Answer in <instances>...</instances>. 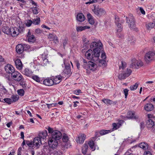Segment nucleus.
Masks as SVG:
<instances>
[{
  "instance_id": "15",
  "label": "nucleus",
  "mask_w": 155,
  "mask_h": 155,
  "mask_svg": "<svg viewBox=\"0 0 155 155\" xmlns=\"http://www.w3.org/2000/svg\"><path fill=\"white\" fill-rule=\"evenodd\" d=\"M85 138V135L84 134H81L80 136L76 138V141L77 143H82L84 142Z\"/></svg>"
},
{
  "instance_id": "2",
  "label": "nucleus",
  "mask_w": 155,
  "mask_h": 155,
  "mask_svg": "<svg viewBox=\"0 0 155 155\" xmlns=\"http://www.w3.org/2000/svg\"><path fill=\"white\" fill-rule=\"evenodd\" d=\"M126 22L129 24V26L131 29L137 32L138 31V28L136 26L135 19L133 15L130 14L128 17H126Z\"/></svg>"
},
{
  "instance_id": "1",
  "label": "nucleus",
  "mask_w": 155,
  "mask_h": 155,
  "mask_svg": "<svg viewBox=\"0 0 155 155\" xmlns=\"http://www.w3.org/2000/svg\"><path fill=\"white\" fill-rule=\"evenodd\" d=\"M102 45L101 41L92 42L90 45L91 49L88 50L85 54L86 58L95 62H97L102 48Z\"/></svg>"
},
{
  "instance_id": "37",
  "label": "nucleus",
  "mask_w": 155,
  "mask_h": 155,
  "mask_svg": "<svg viewBox=\"0 0 155 155\" xmlns=\"http://www.w3.org/2000/svg\"><path fill=\"white\" fill-rule=\"evenodd\" d=\"M31 9L34 14L37 15L40 12L39 8L37 6L32 8Z\"/></svg>"
},
{
  "instance_id": "63",
  "label": "nucleus",
  "mask_w": 155,
  "mask_h": 155,
  "mask_svg": "<svg viewBox=\"0 0 155 155\" xmlns=\"http://www.w3.org/2000/svg\"><path fill=\"white\" fill-rule=\"evenodd\" d=\"M115 24H116L119 23V17L117 16H115Z\"/></svg>"
},
{
  "instance_id": "42",
  "label": "nucleus",
  "mask_w": 155,
  "mask_h": 155,
  "mask_svg": "<svg viewBox=\"0 0 155 155\" xmlns=\"http://www.w3.org/2000/svg\"><path fill=\"white\" fill-rule=\"evenodd\" d=\"M32 24H33L32 21L31 19H27L25 21V25L28 27H30Z\"/></svg>"
},
{
  "instance_id": "51",
  "label": "nucleus",
  "mask_w": 155,
  "mask_h": 155,
  "mask_svg": "<svg viewBox=\"0 0 155 155\" xmlns=\"http://www.w3.org/2000/svg\"><path fill=\"white\" fill-rule=\"evenodd\" d=\"M118 27V29H117V32H120L122 31V26L121 24L119 23H118L116 24Z\"/></svg>"
},
{
  "instance_id": "27",
  "label": "nucleus",
  "mask_w": 155,
  "mask_h": 155,
  "mask_svg": "<svg viewBox=\"0 0 155 155\" xmlns=\"http://www.w3.org/2000/svg\"><path fill=\"white\" fill-rule=\"evenodd\" d=\"M127 115V117L129 118L136 119L138 118V116H136L135 115L134 112L131 111H130L128 112Z\"/></svg>"
},
{
  "instance_id": "20",
  "label": "nucleus",
  "mask_w": 155,
  "mask_h": 155,
  "mask_svg": "<svg viewBox=\"0 0 155 155\" xmlns=\"http://www.w3.org/2000/svg\"><path fill=\"white\" fill-rule=\"evenodd\" d=\"M16 50L18 53L21 54L24 51L23 45L21 44H18L16 46Z\"/></svg>"
},
{
  "instance_id": "8",
  "label": "nucleus",
  "mask_w": 155,
  "mask_h": 155,
  "mask_svg": "<svg viewBox=\"0 0 155 155\" xmlns=\"http://www.w3.org/2000/svg\"><path fill=\"white\" fill-rule=\"evenodd\" d=\"M152 115L151 114H148V120L147 121L146 126L149 129L151 128L152 129L153 127L155 125H154V123L153 120L150 119Z\"/></svg>"
},
{
  "instance_id": "35",
  "label": "nucleus",
  "mask_w": 155,
  "mask_h": 155,
  "mask_svg": "<svg viewBox=\"0 0 155 155\" xmlns=\"http://www.w3.org/2000/svg\"><path fill=\"white\" fill-rule=\"evenodd\" d=\"M98 61H99L98 65L100 67H105L107 65L106 61L104 59L100 60Z\"/></svg>"
},
{
  "instance_id": "11",
  "label": "nucleus",
  "mask_w": 155,
  "mask_h": 155,
  "mask_svg": "<svg viewBox=\"0 0 155 155\" xmlns=\"http://www.w3.org/2000/svg\"><path fill=\"white\" fill-rule=\"evenodd\" d=\"M5 69L7 73L11 74L15 71L14 68L10 64H7L5 65Z\"/></svg>"
},
{
  "instance_id": "50",
  "label": "nucleus",
  "mask_w": 155,
  "mask_h": 155,
  "mask_svg": "<svg viewBox=\"0 0 155 155\" xmlns=\"http://www.w3.org/2000/svg\"><path fill=\"white\" fill-rule=\"evenodd\" d=\"M62 139L63 142H67L68 140V137L66 134H64L63 136Z\"/></svg>"
},
{
  "instance_id": "18",
  "label": "nucleus",
  "mask_w": 155,
  "mask_h": 155,
  "mask_svg": "<svg viewBox=\"0 0 155 155\" xmlns=\"http://www.w3.org/2000/svg\"><path fill=\"white\" fill-rule=\"evenodd\" d=\"M102 101L107 105H110L111 104L115 105L117 103V101H113L110 99L105 98L103 99Z\"/></svg>"
},
{
  "instance_id": "26",
  "label": "nucleus",
  "mask_w": 155,
  "mask_h": 155,
  "mask_svg": "<svg viewBox=\"0 0 155 155\" xmlns=\"http://www.w3.org/2000/svg\"><path fill=\"white\" fill-rule=\"evenodd\" d=\"M139 146L143 150H146L148 149L149 145L147 143L143 142L139 144Z\"/></svg>"
},
{
  "instance_id": "28",
  "label": "nucleus",
  "mask_w": 155,
  "mask_h": 155,
  "mask_svg": "<svg viewBox=\"0 0 155 155\" xmlns=\"http://www.w3.org/2000/svg\"><path fill=\"white\" fill-rule=\"evenodd\" d=\"M90 27L86 25L83 27L82 26H78L76 27V30L78 32L81 31H84L86 29L90 28Z\"/></svg>"
},
{
  "instance_id": "39",
  "label": "nucleus",
  "mask_w": 155,
  "mask_h": 155,
  "mask_svg": "<svg viewBox=\"0 0 155 155\" xmlns=\"http://www.w3.org/2000/svg\"><path fill=\"white\" fill-rule=\"evenodd\" d=\"M112 128L111 130V132L117 129L120 127L116 123H114L112 124Z\"/></svg>"
},
{
  "instance_id": "6",
  "label": "nucleus",
  "mask_w": 155,
  "mask_h": 155,
  "mask_svg": "<svg viewBox=\"0 0 155 155\" xmlns=\"http://www.w3.org/2000/svg\"><path fill=\"white\" fill-rule=\"evenodd\" d=\"M132 72V71L130 69L127 68L125 73H121L119 74L118 76V78L121 80L124 79L131 74Z\"/></svg>"
},
{
  "instance_id": "55",
  "label": "nucleus",
  "mask_w": 155,
  "mask_h": 155,
  "mask_svg": "<svg viewBox=\"0 0 155 155\" xmlns=\"http://www.w3.org/2000/svg\"><path fill=\"white\" fill-rule=\"evenodd\" d=\"M128 91L129 90L127 88L125 89L124 90V94L125 97L126 98H127Z\"/></svg>"
},
{
  "instance_id": "10",
  "label": "nucleus",
  "mask_w": 155,
  "mask_h": 155,
  "mask_svg": "<svg viewBox=\"0 0 155 155\" xmlns=\"http://www.w3.org/2000/svg\"><path fill=\"white\" fill-rule=\"evenodd\" d=\"M62 137L61 133L58 131L55 130L53 132L51 138L59 140Z\"/></svg>"
},
{
  "instance_id": "48",
  "label": "nucleus",
  "mask_w": 155,
  "mask_h": 155,
  "mask_svg": "<svg viewBox=\"0 0 155 155\" xmlns=\"http://www.w3.org/2000/svg\"><path fill=\"white\" fill-rule=\"evenodd\" d=\"M18 94L21 96H24L25 93V91L23 89H20L17 91Z\"/></svg>"
},
{
  "instance_id": "5",
  "label": "nucleus",
  "mask_w": 155,
  "mask_h": 155,
  "mask_svg": "<svg viewBox=\"0 0 155 155\" xmlns=\"http://www.w3.org/2000/svg\"><path fill=\"white\" fill-rule=\"evenodd\" d=\"M89 61L87 62V65H83V68L86 70L89 69L91 70H92L93 71H94L97 68V64L95 63H94V62H95L94 61Z\"/></svg>"
},
{
  "instance_id": "25",
  "label": "nucleus",
  "mask_w": 155,
  "mask_h": 155,
  "mask_svg": "<svg viewBox=\"0 0 155 155\" xmlns=\"http://www.w3.org/2000/svg\"><path fill=\"white\" fill-rule=\"evenodd\" d=\"M23 73L28 77L32 76L33 72L28 68L25 69L23 71Z\"/></svg>"
},
{
  "instance_id": "19",
  "label": "nucleus",
  "mask_w": 155,
  "mask_h": 155,
  "mask_svg": "<svg viewBox=\"0 0 155 155\" xmlns=\"http://www.w3.org/2000/svg\"><path fill=\"white\" fill-rule=\"evenodd\" d=\"M62 77L61 75L56 76L55 78H52L54 85H56L59 84L61 80Z\"/></svg>"
},
{
  "instance_id": "13",
  "label": "nucleus",
  "mask_w": 155,
  "mask_h": 155,
  "mask_svg": "<svg viewBox=\"0 0 155 155\" xmlns=\"http://www.w3.org/2000/svg\"><path fill=\"white\" fill-rule=\"evenodd\" d=\"M27 37H28V41L29 42L33 43L35 40V36L33 35H31L30 30H28L27 34Z\"/></svg>"
},
{
  "instance_id": "12",
  "label": "nucleus",
  "mask_w": 155,
  "mask_h": 155,
  "mask_svg": "<svg viewBox=\"0 0 155 155\" xmlns=\"http://www.w3.org/2000/svg\"><path fill=\"white\" fill-rule=\"evenodd\" d=\"M41 81L43 83V84L46 86H51L54 85V82H53L52 79H47L43 81L41 80Z\"/></svg>"
},
{
  "instance_id": "52",
  "label": "nucleus",
  "mask_w": 155,
  "mask_h": 155,
  "mask_svg": "<svg viewBox=\"0 0 155 155\" xmlns=\"http://www.w3.org/2000/svg\"><path fill=\"white\" fill-rule=\"evenodd\" d=\"M88 144L89 147H90L91 149H93L94 148V143L93 140L90 141L89 142Z\"/></svg>"
},
{
  "instance_id": "44",
  "label": "nucleus",
  "mask_w": 155,
  "mask_h": 155,
  "mask_svg": "<svg viewBox=\"0 0 155 155\" xmlns=\"http://www.w3.org/2000/svg\"><path fill=\"white\" fill-rule=\"evenodd\" d=\"M1 88H0V91L2 92V94H7L8 91L3 86H1Z\"/></svg>"
},
{
  "instance_id": "59",
  "label": "nucleus",
  "mask_w": 155,
  "mask_h": 155,
  "mask_svg": "<svg viewBox=\"0 0 155 155\" xmlns=\"http://www.w3.org/2000/svg\"><path fill=\"white\" fill-rule=\"evenodd\" d=\"M140 127L141 130H143L145 127V124L144 122H141L140 124Z\"/></svg>"
},
{
  "instance_id": "14",
  "label": "nucleus",
  "mask_w": 155,
  "mask_h": 155,
  "mask_svg": "<svg viewBox=\"0 0 155 155\" xmlns=\"http://www.w3.org/2000/svg\"><path fill=\"white\" fill-rule=\"evenodd\" d=\"M76 20L78 21L81 22L85 20V17L82 13H79L77 15Z\"/></svg>"
},
{
  "instance_id": "56",
  "label": "nucleus",
  "mask_w": 155,
  "mask_h": 155,
  "mask_svg": "<svg viewBox=\"0 0 155 155\" xmlns=\"http://www.w3.org/2000/svg\"><path fill=\"white\" fill-rule=\"evenodd\" d=\"M23 48H24V51H26L28 49H29L30 48L29 45H26L24 44L23 45Z\"/></svg>"
},
{
  "instance_id": "32",
  "label": "nucleus",
  "mask_w": 155,
  "mask_h": 155,
  "mask_svg": "<svg viewBox=\"0 0 155 155\" xmlns=\"http://www.w3.org/2000/svg\"><path fill=\"white\" fill-rule=\"evenodd\" d=\"M87 16L89 23L92 25L94 24L95 23L94 21L91 14L90 13L87 14Z\"/></svg>"
},
{
  "instance_id": "38",
  "label": "nucleus",
  "mask_w": 155,
  "mask_h": 155,
  "mask_svg": "<svg viewBox=\"0 0 155 155\" xmlns=\"http://www.w3.org/2000/svg\"><path fill=\"white\" fill-rule=\"evenodd\" d=\"M26 144L29 147H31V149H33L34 147V144L33 142L32 141L26 140Z\"/></svg>"
},
{
  "instance_id": "4",
  "label": "nucleus",
  "mask_w": 155,
  "mask_h": 155,
  "mask_svg": "<svg viewBox=\"0 0 155 155\" xmlns=\"http://www.w3.org/2000/svg\"><path fill=\"white\" fill-rule=\"evenodd\" d=\"M143 65V63L140 61H138L135 59L131 60V63L130 66V68L134 69H138Z\"/></svg>"
},
{
  "instance_id": "53",
  "label": "nucleus",
  "mask_w": 155,
  "mask_h": 155,
  "mask_svg": "<svg viewBox=\"0 0 155 155\" xmlns=\"http://www.w3.org/2000/svg\"><path fill=\"white\" fill-rule=\"evenodd\" d=\"M68 40L67 38H65L63 40L62 42L64 48L66 45L68 44Z\"/></svg>"
},
{
  "instance_id": "7",
  "label": "nucleus",
  "mask_w": 155,
  "mask_h": 155,
  "mask_svg": "<svg viewBox=\"0 0 155 155\" xmlns=\"http://www.w3.org/2000/svg\"><path fill=\"white\" fill-rule=\"evenodd\" d=\"M154 53L151 51H149L144 56L145 62L147 63H150L153 58Z\"/></svg>"
},
{
  "instance_id": "21",
  "label": "nucleus",
  "mask_w": 155,
  "mask_h": 155,
  "mask_svg": "<svg viewBox=\"0 0 155 155\" xmlns=\"http://www.w3.org/2000/svg\"><path fill=\"white\" fill-rule=\"evenodd\" d=\"M17 76H18L20 79L21 77V74L18 72L17 71H15L11 74V77L15 81L17 78Z\"/></svg>"
},
{
  "instance_id": "23",
  "label": "nucleus",
  "mask_w": 155,
  "mask_h": 155,
  "mask_svg": "<svg viewBox=\"0 0 155 155\" xmlns=\"http://www.w3.org/2000/svg\"><path fill=\"white\" fill-rule=\"evenodd\" d=\"M11 30L12 31H13V33L11 34V36L12 37H14L17 36L19 34V30H18V28L17 27H11Z\"/></svg>"
},
{
  "instance_id": "17",
  "label": "nucleus",
  "mask_w": 155,
  "mask_h": 155,
  "mask_svg": "<svg viewBox=\"0 0 155 155\" xmlns=\"http://www.w3.org/2000/svg\"><path fill=\"white\" fill-rule=\"evenodd\" d=\"M41 140L38 137H35L34 139L33 143L37 148H39L40 146V143L41 144Z\"/></svg>"
},
{
  "instance_id": "49",
  "label": "nucleus",
  "mask_w": 155,
  "mask_h": 155,
  "mask_svg": "<svg viewBox=\"0 0 155 155\" xmlns=\"http://www.w3.org/2000/svg\"><path fill=\"white\" fill-rule=\"evenodd\" d=\"M44 55L43 54L42 55V59L43 61V63L45 64H47V63H48V59H47V56L45 55V57H44Z\"/></svg>"
},
{
  "instance_id": "57",
  "label": "nucleus",
  "mask_w": 155,
  "mask_h": 155,
  "mask_svg": "<svg viewBox=\"0 0 155 155\" xmlns=\"http://www.w3.org/2000/svg\"><path fill=\"white\" fill-rule=\"evenodd\" d=\"M52 41H53L55 43H58L59 42V40L58 38L56 35H54L53 39Z\"/></svg>"
},
{
  "instance_id": "61",
  "label": "nucleus",
  "mask_w": 155,
  "mask_h": 155,
  "mask_svg": "<svg viewBox=\"0 0 155 155\" xmlns=\"http://www.w3.org/2000/svg\"><path fill=\"white\" fill-rule=\"evenodd\" d=\"M124 155H133L130 150H129L125 153Z\"/></svg>"
},
{
  "instance_id": "43",
  "label": "nucleus",
  "mask_w": 155,
  "mask_h": 155,
  "mask_svg": "<svg viewBox=\"0 0 155 155\" xmlns=\"http://www.w3.org/2000/svg\"><path fill=\"white\" fill-rule=\"evenodd\" d=\"M139 84L137 83H136L134 85H131L130 86V88L131 91H134L136 90Z\"/></svg>"
},
{
  "instance_id": "3",
  "label": "nucleus",
  "mask_w": 155,
  "mask_h": 155,
  "mask_svg": "<svg viewBox=\"0 0 155 155\" xmlns=\"http://www.w3.org/2000/svg\"><path fill=\"white\" fill-rule=\"evenodd\" d=\"M94 9L93 11L94 13L98 17H101L106 14V12L105 10L103 8H99L98 6L95 4L93 5Z\"/></svg>"
},
{
  "instance_id": "24",
  "label": "nucleus",
  "mask_w": 155,
  "mask_h": 155,
  "mask_svg": "<svg viewBox=\"0 0 155 155\" xmlns=\"http://www.w3.org/2000/svg\"><path fill=\"white\" fill-rule=\"evenodd\" d=\"M65 68L64 70L63 73L68 75L71 72V69L70 65H66L65 64Z\"/></svg>"
},
{
  "instance_id": "47",
  "label": "nucleus",
  "mask_w": 155,
  "mask_h": 155,
  "mask_svg": "<svg viewBox=\"0 0 155 155\" xmlns=\"http://www.w3.org/2000/svg\"><path fill=\"white\" fill-rule=\"evenodd\" d=\"M3 100L4 103H6L8 104H10L12 103V101L11 99L9 98H4Z\"/></svg>"
},
{
  "instance_id": "34",
  "label": "nucleus",
  "mask_w": 155,
  "mask_h": 155,
  "mask_svg": "<svg viewBox=\"0 0 155 155\" xmlns=\"http://www.w3.org/2000/svg\"><path fill=\"white\" fill-rule=\"evenodd\" d=\"M32 21L33 24L35 25H38L40 23V18L39 17L37 16L36 18L33 19Z\"/></svg>"
},
{
  "instance_id": "46",
  "label": "nucleus",
  "mask_w": 155,
  "mask_h": 155,
  "mask_svg": "<svg viewBox=\"0 0 155 155\" xmlns=\"http://www.w3.org/2000/svg\"><path fill=\"white\" fill-rule=\"evenodd\" d=\"M42 33V31L39 28L36 29L35 30V34L37 35H39Z\"/></svg>"
},
{
  "instance_id": "64",
  "label": "nucleus",
  "mask_w": 155,
  "mask_h": 155,
  "mask_svg": "<svg viewBox=\"0 0 155 155\" xmlns=\"http://www.w3.org/2000/svg\"><path fill=\"white\" fill-rule=\"evenodd\" d=\"M144 155H152L151 152L149 151H146L144 152Z\"/></svg>"
},
{
  "instance_id": "45",
  "label": "nucleus",
  "mask_w": 155,
  "mask_h": 155,
  "mask_svg": "<svg viewBox=\"0 0 155 155\" xmlns=\"http://www.w3.org/2000/svg\"><path fill=\"white\" fill-rule=\"evenodd\" d=\"M32 78L34 80L38 82H40L41 83H42L41 81H40V78L37 75H35L32 76Z\"/></svg>"
},
{
  "instance_id": "30",
  "label": "nucleus",
  "mask_w": 155,
  "mask_h": 155,
  "mask_svg": "<svg viewBox=\"0 0 155 155\" xmlns=\"http://www.w3.org/2000/svg\"><path fill=\"white\" fill-rule=\"evenodd\" d=\"M146 27L148 30H150L153 28L155 26V20H153V22H150L146 25Z\"/></svg>"
},
{
  "instance_id": "16",
  "label": "nucleus",
  "mask_w": 155,
  "mask_h": 155,
  "mask_svg": "<svg viewBox=\"0 0 155 155\" xmlns=\"http://www.w3.org/2000/svg\"><path fill=\"white\" fill-rule=\"evenodd\" d=\"M48 135L47 131L46 130H44L43 131L40 132L39 133V137L40 138L41 140L45 139Z\"/></svg>"
},
{
  "instance_id": "9",
  "label": "nucleus",
  "mask_w": 155,
  "mask_h": 155,
  "mask_svg": "<svg viewBox=\"0 0 155 155\" xmlns=\"http://www.w3.org/2000/svg\"><path fill=\"white\" fill-rule=\"evenodd\" d=\"M58 140L51 138L49 140L48 144L50 147L52 148H55L58 145Z\"/></svg>"
},
{
  "instance_id": "62",
  "label": "nucleus",
  "mask_w": 155,
  "mask_h": 155,
  "mask_svg": "<svg viewBox=\"0 0 155 155\" xmlns=\"http://www.w3.org/2000/svg\"><path fill=\"white\" fill-rule=\"evenodd\" d=\"M100 135L99 133V131H96L95 132L94 138H97L100 137Z\"/></svg>"
},
{
  "instance_id": "60",
  "label": "nucleus",
  "mask_w": 155,
  "mask_h": 155,
  "mask_svg": "<svg viewBox=\"0 0 155 155\" xmlns=\"http://www.w3.org/2000/svg\"><path fill=\"white\" fill-rule=\"evenodd\" d=\"M101 58L103 59H105L106 58V54L104 52L101 51Z\"/></svg>"
},
{
  "instance_id": "31",
  "label": "nucleus",
  "mask_w": 155,
  "mask_h": 155,
  "mask_svg": "<svg viewBox=\"0 0 155 155\" xmlns=\"http://www.w3.org/2000/svg\"><path fill=\"white\" fill-rule=\"evenodd\" d=\"M127 40L132 45L134 44L135 43L136 40L131 35H129L127 38Z\"/></svg>"
},
{
  "instance_id": "54",
  "label": "nucleus",
  "mask_w": 155,
  "mask_h": 155,
  "mask_svg": "<svg viewBox=\"0 0 155 155\" xmlns=\"http://www.w3.org/2000/svg\"><path fill=\"white\" fill-rule=\"evenodd\" d=\"M121 63L122 66H120V68H121L123 69L126 67V63L125 62L123 61H121Z\"/></svg>"
},
{
  "instance_id": "22",
  "label": "nucleus",
  "mask_w": 155,
  "mask_h": 155,
  "mask_svg": "<svg viewBox=\"0 0 155 155\" xmlns=\"http://www.w3.org/2000/svg\"><path fill=\"white\" fill-rule=\"evenodd\" d=\"M15 65L16 68L19 69H21L22 67V64L21 60L17 59L15 61Z\"/></svg>"
},
{
  "instance_id": "41",
  "label": "nucleus",
  "mask_w": 155,
  "mask_h": 155,
  "mask_svg": "<svg viewBox=\"0 0 155 155\" xmlns=\"http://www.w3.org/2000/svg\"><path fill=\"white\" fill-rule=\"evenodd\" d=\"M19 96L17 95H13L11 96V98L12 100V103L17 101L19 99Z\"/></svg>"
},
{
  "instance_id": "58",
  "label": "nucleus",
  "mask_w": 155,
  "mask_h": 155,
  "mask_svg": "<svg viewBox=\"0 0 155 155\" xmlns=\"http://www.w3.org/2000/svg\"><path fill=\"white\" fill-rule=\"evenodd\" d=\"M75 63L76 64V65L78 69H79L80 68V64L79 61L77 60L75 61Z\"/></svg>"
},
{
  "instance_id": "33",
  "label": "nucleus",
  "mask_w": 155,
  "mask_h": 155,
  "mask_svg": "<svg viewBox=\"0 0 155 155\" xmlns=\"http://www.w3.org/2000/svg\"><path fill=\"white\" fill-rule=\"evenodd\" d=\"M10 28L8 26H4L2 28V31L5 34L8 35H10L9 31Z\"/></svg>"
},
{
  "instance_id": "29",
  "label": "nucleus",
  "mask_w": 155,
  "mask_h": 155,
  "mask_svg": "<svg viewBox=\"0 0 155 155\" xmlns=\"http://www.w3.org/2000/svg\"><path fill=\"white\" fill-rule=\"evenodd\" d=\"M145 109L147 111H150L153 109V106L151 104H147L144 107Z\"/></svg>"
},
{
  "instance_id": "40",
  "label": "nucleus",
  "mask_w": 155,
  "mask_h": 155,
  "mask_svg": "<svg viewBox=\"0 0 155 155\" xmlns=\"http://www.w3.org/2000/svg\"><path fill=\"white\" fill-rule=\"evenodd\" d=\"M19 81L20 82V84L22 86V87L24 89L26 88V84H25V81H24V79L23 78L21 79V80H20Z\"/></svg>"
},
{
  "instance_id": "36",
  "label": "nucleus",
  "mask_w": 155,
  "mask_h": 155,
  "mask_svg": "<svg viewBox=\"0 0 155 155\" xmlns=\"http://www.w3.org/2000/svg\"><path fill=\"white\" fill-rule=\"evenodd\" d=\"M111 132V130H102L99 131V133L100 135H103Z\"/></svg>"
}]
</instances>
